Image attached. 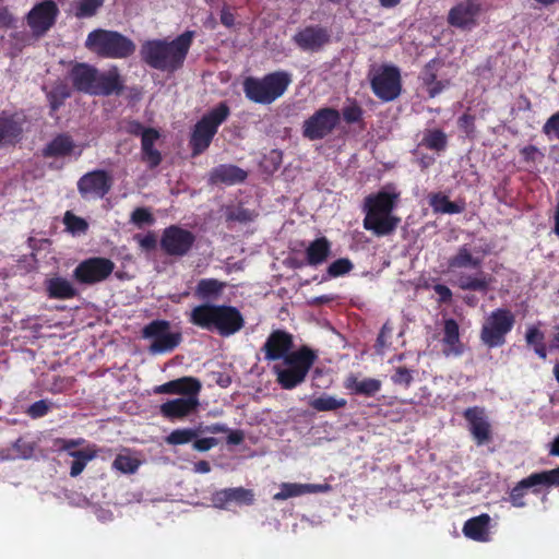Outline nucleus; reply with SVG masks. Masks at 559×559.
<instances>
[{
  "mask_svg": "<svg viewBox=\"0 0 559 559\" xmlns=\"http://www.w3.org/2000/svg\"><path fill=\"white\" fill-rule=\"evenodd\" d=\"M484 0H460L448 13V24L460 29H471L477 25L483 12Z\"/></svg>",
  "mask_w": 559,
  "mask_h": 559,
  "instance_id": "15",
  "label": "nucleus"
},
{
  "mask_svg": "<svg viewBox=\"0 0 559 559\" xmlns=\"http://www.w3.org/2000/svg\"><path fill=\"white\" fill-rule=\"evenodd\" d=\"M346 104L342 108L341 117L347 124L360 123L364 121V109L357 103L356 99H347Z\"/></svg>",
  "mask_w": 559,
  "mask_h": 559,
  "instance_id": "45",
  "label": "nucleus"
},
{
  "mask_svg": "<svg viewBox=\"0 0 559 559\" xmlns=\"http://www.w3.org/2000/svg\"><path fill=\"white\" fill-rule=\"evenodd\" d=\"M522 485L532 489L533 493H539L540 487L559 486V466L549 471L532 473L522 479Z\"/></svg>",
  "mask_w": 559,
  "mask_h": 559,
  "instance_id": "32",
  "label": "nucleus"
},
{
  "mask_svg": "<svg viewBox=\"0 0 559 559\" xmlns=\"http://www.w3.org/2000/svg\"><path fill=\"white\" fill-rule=\"evenodd\" d=\"M292 81V74L284 70L270 72L261 78L250 75L243 79L242 91L249 102L271 105L285 94Z\"/></svg>",
  "mask_w": 559,
  "mask_h": 559,
  "instance_id": "4",
  "label": "nucleus"
},
{
  "mask_svg": "<svg viewBox=\"0 0 559 559\" xmlns=\"http://www.w3.org/2000/svg\"><path fill=\"white\" fill-rule=\"evenodd\" d=\"M429 204L436 213L459 214L464 211V205L452 202L442 193H433L429 199Z\"/></svg>",
  "mask_w": 559,
  "mask_h": 559,
  "instance_id": "40",
  "label": "nucleus"
},
{
  "mask_svg": "<svg viewBox=\"0 0 559 559\" xmlns=\"http://www.w3.org/2000/svg\"><path fill=\"white\" fill-rule=\"evenodd\" d=\"M189 321L203 330L217 332L223 337L234 335L245 326L243 316L236 307L210 302L195 306Z\"/></svg>",
  "mask_w": 559,
  "mask_h": 559,
  "instance_id": "3",
  "label": "nucleus"
},
{
  "mask_svg": "<svg viewBox=\"0 0 559 559\" xmlns=\"http://www.w3.org/2000/svg\"><path fill=\"white\" fill-rule=\"evenodd\" d=\"M198 437V431L192 428H181L173 430L165 441L170 445H181L193 441Z\"/></svg>",
  "mask_w": 559,
  "mask_h": 559,
  "instance_id": "48",
  "label": "nucleus"
},
{
  "mask_svg": "<svg viewBox=\"0 0 559 559\" xmlns=\"http://www.w3.org/2000/svg\"><path fill=\"white\" fill-rule=\"evenodd\" d=\"M63 224L66 229L72 235L86 234L88 230V223L71 211H67L63 216Z\"/></svg>",
  "mask_w": 559,
  "mask_h": 559,
  "instance_id": "47",
  "label": "nucleus"
},
{
  "mask_svg": "<svg viewBox=\"0 0 559 559\" xmlns=\"http://www.w3.org/2000/svg\"><path fill=\"white\" fill-rule=\"evenodd\" d=\"M344 388L352 394L374 396L381 390V381L373 378L359 380L355 374L350 373L344 381Z\"/></svg>",
  "mask_w": 559,
  "mask_h": 559,
  "instance_id": "33",
  "label": "nucleus"
},
{
  "mask_svg": "<svg viewBox=\"0 0 559 559\" xmlns=\"http://www.w3.org/2000/svg\"><path fill=\"white\" fill-rule=\"evenodd\" d=\"M225 288V283L216 278H202L195 287V296L202 300L218 298Z\"/></svg>",
  "mask_w": 559,
  "mask_h": 559,
  "instance_id": "38",
  "label": "nucleus"
},
{
  "mask_svg": "<svg viewBox=\"0 0 559 559\" xmlns=\"http://www.w3.org/2000/svg\"><path fill=\"white\" fill-rule=\"evenodd\" d=\"M24 120L16 112H0V146L15 145L23 135Z\"/></svg>",
  "mask_w": 559,
  "mask_h": 559,
  "instance_id": "21",
  "label": "nucleus"
},
{
  "mask_svg": "<svg viewBox=\"0 0 559 559\" xmlns=\"http://www.w3.org/2000/svg\"><path fill=\"white\" fill-rule=\"evenodd\" d=\"M420 145L436 152H442L448 146L447 134L441 129H428L425 131Z\"/></svg>",
  "mask_w": 559,
  "mask_h": 559,
  "instance_id": "42",
  "label": "nucleus"
},
{
  "mask_svg": "<svg viewBox=\"0 0 559 559\" xmlns=\"http://www.w3.org/2000/svg\"><path fill=\"white\" fill-rule=\"evenodd\" d=\"M123 91V82L116 68L105 73H98L93 95L109 96L120 94Z\"/></svg>",
  "mask_w": 559,
  "mask_h": 559,
  "instance_id": "31",
  "label": "nucleus"
},
{
  "mask_svg": "<svg viewBox=\"0 0 559 559\" xmlns=\"http://www.w3.org/2000/svg\"><path fill=\"white\" fill-rule=\"evenodd\" d=\"M160 138V133L155 128H148L141 139V160L150 169L158 167L163 160L162 153L154 147L155 142Z\"/></svg>",
  "mask_w": 559,
  "mask_h": 559,
  "instance_id": "27",
  "label": "nucleus"
},
{
  "mask_svg": "<svg viewBox=\"0 0 559 559\" xmlns=\"http://www.w3.org/2000/svg\"><path fill=\"white\" fill-rule=\"evenodd\" d=\"M13 451L16 453V457L26 460L33 456L34 445L32 442L25 440L24 438H19L13 443Z\"/></svg>",
  "mask_w": 559,
  "mask_h": 559,
  "instance_id": "56",
  "label": "nucleus"
},
{
  "mask_svg": "<svg viewBox=\"0 0 559 559\" xmlns=\"http://www.w3.org/2000/svg\"><path fill=\"white\" fill-rule=\"evenodd\" d=\"M71 96L69 87L63 84H57L47 93V99L50 107V114L58 111V109L64 104V100Z\"/></svg>",
  "mask_w": 559,
  "mask_h": 559,
  "instance_id": "44",
  "label": "nucleus"
},
{
  "mask_svg": "<svg viewBox=\"0 0 559 559\" xmlns=\"http://www.w3.org/2000/svg\"><path fill=\"white\" fill-rule=\"evenodd\" d=\"M463 416L468 424V430L477 445H484L491 441V425L483 407H468L464 411Z\"/></svg>",
  "mask_w": 559,
  "mask_h": 559,
  "instance_id": "19",
  "label": "nucleus"
},
{
  "mask_svg": "<svg viewBox=\"0 0 559 559\" xmlns=\"http://www.w3.org/2000/svg\"><path fill=\"white\" fill-rule=\"evenodd\" d=\"M442 64L441 60L433 58L425 64L421 71L423 85L430 98L438 96L450 85L449 80H438V71Z\"/></svg>",
  "mask_w": 559,
  "mask_h": 559,
  "instance_id": "26",
  "label": "nucleus"
},
{
  "mask_svg": "<svg viewBox=\"0 0 559 559\" xmlns=\"http://www.w3.org/2000/svg\"><path fill=\"white\" fill-rule=\"evenodd\" d=\"M195 235L181 226L166 227L159 240L160 249L169 257L182 258L189 254L195 243Z\"/></svg>",
  "mask_w": 559,
  "mask_h": 559,
  "instance_id": "12",
  "label": "nucleus"
},
{
  "mask_svg": "<svg viewBox=\"0 0 559 559\" xmlns=\"http://www.w3.org/2000/svg\"><path fill=\"white\" fill-rule=\"evenodd\" d=\"M492 280L493 278L490 274H487L484 271H478L475 275H460L457 278V286L462 290H473L487 294Z\"/></svg>",
  "mask_w": 559,
  "mask_h": 559,
  "instance_id": "35",
  "label": "nucleus"
},
{
  "mask_svg": "<svg viewBox=\"0 0 559 559\" xmlns=\"http://www.w3.org/2000/svg\"><path fill=\"white\" fill-rule=\"evenodd\" d=\"M202 389L201 382L193 377H182L160 385H156L153 389L155 394H176L185 395L186 397L199 395Z\"/></svg>",
  "mask_w": 559,
  "mask_h": 559,
  "instance_id": "22",
  "label": "nucleus"
},
{
  "mask_svg": "<svg viewBox=\"0 0 559 559\" xmlns=\"http://www.w3.org/2000/svg\"><path fill=\"white\" fill-rule=\"evenodd\" d=\"M392 332L393 328L389 324V322L382 325L374 345L378 354H383L384 349L391 344L390 338L392 336Z\"/></svg>",
  "mask_w": 559,
  "mask_h": 559,
  "instance_id": "55",
  "label": "nucleus"
},
{
  "mask_svg": "<svg viewBox=\"0 0 559 559\" xmlns=\"http://www.w3.org/2000/svg\"><path fill=\"white\" fill-rule=\"evenodd\" d=\"M372 93L382 102L396 99L402 92L400 69L395 66H381L370 78Z\"/></svg>",
  "mask_w": 559,
  "mask_h": 559,
  "instance_id": "9",
  "label": "nucleus"
},
{
  "mask_svg": "<svg viewBox=\"0 0 559 559\" xmlns=\"http://www.w3.org/2000/svg\"><path fill=\"white\" fill-rule=\"evenodd\" d=\"M457 127L462 130L466 136L472 138L475 133V116L468 112H464L457 119Z\"/></svg>",
  "mask_w": 559,
  "mask_h": 559,
  "instance_id": "59",
  "label": "nucleus"
},
{
  "mask_svg": "<svg viewBox=\"0 0 559 559\" xmlns=\"http://www.w3.org/2000/svg\"><path fill=\"white\" fill-rule=\"evenodd\" d=\"M526 486L522 485V479L516 483V485L511 489L509 501L515 508H524L526 502L524 501V497L527 492Z\"/></svg>",
  "mask_w": 559,
  "mask_h": 559,
  "instance_id": "54",
  "label": "nucleus"
},
{
  "mask_svg": "<svg viewBox=\"0 0 559 559\" xmlns=\"http://www.w3.org/2000/svg\"><path fill=\"white\" fill-rule=\"evenodd\" d=\"M525 341L527 345L534 346L535 348L545 343V334L537 326L532 325L528 326L525 332Z\"/></svg>",
  "mask_w": 559,
  "mask_h": 559,
  "instance_id": "61",
  "label": "nucleus"
},
{
  "mask_svg": "<svg viewBox=\"0 0 559 559\" xmlns=\"http://www.w3.org/2000/svg\"><path fill=\"white\" fill-rule=\"evenodd\" d=\"M46 292L49 298L51 299H72L78 295V289L72 285V283L61 276H55L48 278L45 282Z\"/></svg>",
  "mask_w": 559,
  "mask_h": 559,
  "instance_id": "34",
  "label": "nucleus"
},
{
  "mask_svg": "<svg viewBox=\"0 0 559 559\" xmlns=\"http://www.w3.org/2000/svg\"><path fill=\"white\" fill-rule=\"evenodd\" d=\"M133 239L138 241L140 248L144 251H152L157 247V238L153 231H148L146 235L136 234Z\"/></svg>",
  "mask_w": 559,
  "mask_h": 559,
  "instance_id": "60",
  "label": "nucleus"
},
{
  "mask_svg": "<svg viewBox=\"0 0 559 559\" xmlns=\"http://www.w3.org/2000/svg\"><path fill=\"white\" fill-rule=\"evenodd\" d=\"M331 253V242L326 237H319L311 241L306 249L307 264L317 266L324 263Z\"/></svg>",
  "mask_w": 559,
  "mask_h": 559,
  "instance_id": "36",
  "label": "nucleus"
},
{
  "mask_svg": "<svg viewBox=\"0 0 559 559\" xmlns=\"http://www.w3.org/2000/svg\"><path fill=\"white\" fill-rule=\"evenodd\" d=\"M75 146H76L75 142L70 134L60 133V134L56 135L43 148V156L46 158L67 157L73 153Z\"/></svg>",
  "mask_w": 559,
  "mask_h": 559,
  "instance_id": "29",
  "label": "nucleus"
},
{
  "mask_svg": "<svg viewBox=\"0 0 559 559\" xmlns=\"http://www.w3.org/2000/svg\"><path fill=\"white\" fill-rule=\"evenodd\" d=\"M50 409V403H48L46 400H39L34 402L32 405L28 406L26 414L33 418H40L48 414Z\"/></svg>",
  "mask_w": 559,
  "mask_h": 559,
  "instance_id": "58",
  "label": "nucleus"
},
{
  "mask_svg": "<svg viewBox=\"0 0 559 559\" xmlns=\"http://www.w3.org/2000/svg\"><path fill=\"white\" fill-rule=\"evenodd\" d=\"M111 187L112 178L104 169L88 171L78 181V191L83 199H103Z\"/></svg>",
  "mask_w": 559,
  "mask_h": 559,
  "instance_id": "16",
  "label": "nucleus"
},
{
  "mask_svg": "<svg viewBox=\"0 0 559 559\" xmlns=\"http://www.w3.org/2000/svg\"><path fill=\"white\" fill-rule=\"evenodd\" d=\"M442 335V354L445 357L462 356L464 353V344L460 336V326L456 320L449 318L443 321Z\"/></svg>",
  "mask_w": 559,
  "mask_h": 559,
  "instance_id": "25",
  "label": "nucleus"
},
{
  "mask_svg": "<svg viewBox=\"0 0 559 559\" xmlns=\"http://www.w3.org/2000/svg\"><path fill=\"white\" fill-rule=\"evenodd\" d=\"M319 486L312 484L283 483L280 491L273 497L274 500H286L293 497H299L306 493L318 491Z\"/></svg>",
  "mask_w": 559,
  "mask_h": 559,
  "instance_id": "39",
  "label": "nucleus"
},
{
  "mask_svg": "<svg viewBox=\"0 0 559 559\" xmlns=\"http://www.w3.org/2000/svg\"><path fill=\"white\" fill-rule=\"evenodd\" d=\"M310 407L317 412H332L338 408H344L347 405L345 399H337L328 394H323L309 402Z\"/></svg>",
  "mask_w": 559,
  "mask_h": 559,
  "instance_id": "43",
  "label": "nucleus"
},
{
  "mask_svg": "<svg viewBox=\"0 0 559 559\" xmlns=\"http://www.w3.org/2000/svg\"><path fill=\"white\" fill-rule=\"evenodd\" d=\"M229 115V106L226 102H221L194 124L189 141L193 157L204 153L209 148L213 138L217 133L218 127L227 120Z\"/></svg>",
  "mask_w": 559,
  "mask_h": 559,
  "instance_id": "7",
  "label": "nucleus"
},
{
  "mask_svg": "<svg viewBox=\"0 0 559 559\" xmlns=\"http://www.w3.org/2000/svg\"><path fill=\"white\" fill-rule=\"evenodd\" d=\"M140 464L141 462L136 457L129 454H118L112 462V468L123 474H134Z\"/></svg>",
  "mask_w": 559,
  "mask_h": 559,
  "instance_id": "49",
  "label": "nucleus"
},
{
  "mask_svg": "<svg viewBox=\"0 0 559 559\" xmlns=\"http://www.w3.org/2000/svg\"><path fill=\"white\" fill-rule=\"evenodd\" d=\"M211 501L217 509H227L228 504L234 502L237 506H252L255 501L254 492L252 489L243 487H233L216 490Z\"/></svg>",
  "mask_w": 559,
  "mask_h": 559,
  "instance_id": "20",
  "label": "nucleus"
},
{
  "mask_svg": "<svg viewBox=\"0 0 559 559\" xmlns=\"http://www.w3.org/2000/svg\"><path fill=\"white\" fill-rule=\"evenodd\" d=\"M294 337L290 333L284 330H274L267 336L262 346L264 358L269 361H275L286 358L294 352Z\"/></svg>",
  "mask_w": 559,
  "mask_h": 559,
  "instance_id": "18",
  "label": "nucleus"
},
{
  "mask_svg": "<svg viewBox=\"0 0 559 559\" xmlns=\"http://www.w3.org/2000/svg\"><path fill=\"white\" fill-rule=\"evenodd\" d=\"M515 316L508 308H497L485 319L480 329V341L488 348L501 347L512 331Z\"/></svg>",
  "mask_w": 559,
  "mask_h": 559,
  "instance_id": "8",
  "label": "nucleus"
},
{
  "mask_svg": "<svg viewBox=\"0 0 559 559\" xmlns=\"http://www.w3.org/2000/svg\"><path fill=\"white\" fill-rule=\"evenodd\" d=\"M59 13L55 1L43 0L29 10L26 22L35 36H43L56 24Z\"/></svg>",
  "mask_w": 559,
  "mask_h": 559,
  "instance_id": "14",
  "label": "nucleus"
},
{
  "mask_svg": "<svg viewBox=\"0 0 559 559\" xmlns=\"http://www.w3.org/2000/svg\"><path fill=\"white\" fill-rule=\"evenodd\" d=\"M318 356L314 350L304 345L293 352L284 362L286 367L274 366L273 371L276 376V382L284 390H293L301 384Z\"/></svg>",
  "mask_w": 559,
  "mask_h": 559,
  "instance_id": "5",
  "label": "nucleus"
},
{
  "mask_svg": "<svg viewBox=\"0 0 559 559\" xmlns=\"http://www.w3.org/2000/svg\"><path fill=\"white\" fill-rule=\"evenodd\" d=\"M70 455L74 459L71 463L70 475L76 477L84 471L87 462L96 456V453L86 450H78L70 452Z\"/></svg>",
  "mask_w": 559,
  "mask_h": 559,
  "instance_id": "46",
  "label": "nucleus"
},
{
  "mask_svg": "<svg viewBox=\"0 0 559 559\" xmlns=\"http://www.w3.org/2000/svg\"><path fill=\"white\" fill-rule=\"evenodd\" d=\"M104 2L105 0H74L72 13L79 20L93 17L104 5Z\"/></svg>",
  "mask_w": 559,
  "mask_h": 559,
  "instance_id": "41",
  "label": "nucleus"
},
{
  "mask_svg": "<svg viewBox=\"0 0 559 559\" xmlns=\"http://www.w3.org/2000/svg\"><path fill=\"white\" fill-rule=\"evenodd\" d=\"M195 33L186 31L175 39H151L142 44L140 56L152 69L175 72L182 68Z\"/></svg>",
  "mask_w": 559,
  "mask_h": 559,
  "instance_id": "1",
  "label": "nucleus"
},
{
  "mask_svg": "<svg viewBox=\"0 0 559 559\" xmlns=\"http://www.w3.org/2000/svg\"><path fill=\"white\" fill-rule=\"evenodd\" d=\"M257 213L249 209L238 206L227 212L226 218L230 222L249 223L254 221Z\"/></svg>",
  "mask_w": 559,
  "mask_h": 559,
  "instance_id": "52",
  "label": "nucleus"
},
{
  "mask_svg": "<svg viewBox=\"0 0 559 559\" xmlns=\"http://www.w3.org/2000/svg\"><path fill=\"white\" fill-rule=\"evenodd\" d=\"M143 337L152 340L148 347L151 354L170 353L182 341L181 333L170 331V322L166 320H154L146 324Z\"/></svg>",
  "mask_w": 559,
  "mask_h": 559,
  "instance_id": "10",
  "label": "nucleus"
},
{
  "mask_svg": "<svg viewBox=\"0 0 559 559\" xmlns=\"http://www.w3.org/2000/svg\"><path fill=\"white\" fill-rule=\"evenodd\" d=\"M399 201L400 192L394 188L384 187L376 193L368 194L362 205L364 228L377 237L392 235L401 223V218L392 213Z\"/></svg>",
  "mask_w": 559,
  "mask_h": 559,
  "instance_id": "2",
  "label": "nucleus"
},
{
  "mask_svg": "<svg viewBox=\"0 0 559 559\" xmlns=\"http://www.w3.org/2000/svg\"><path fill=\"white\" fill-rule=\"evenodd\" d=\"M198 406L199 399L197 396L179 397L163 403L159 406V413L169 420L182 419L195 412Z\"/></svg>",
  "mask_w": 559,
  "mask_h": 559,
  "instance_id": "23",
  "label": "nucleus"
},
{
  "mask_svg": "<svg viewBox=\"0 0 559 559\" xmlns=\"http://www.w3.org/2000/svg\"><path fill=\"white\" fill-rule=\"evenodd\" d=\"M70 78L76 91L93 95L98 71L90 64L76 63L70 71Z\"/></svg>",
  "mask_w": 559,
  "mask_h": 559,
  "instance_id": "24",
  "label": "nucleus"
},
{
  "mask_svg": "<svg viewBox=\"0 0 559 559\" xmlns=\"http://www.w3.org/2000/svg\"><path fill=\"white\" fill-rule=\"evenodd\" d=\"M435 293L439 296L438 302L439 304H448L452 300V292L451 289L444 285V284H436L433 286Z\"/></svg>",
  "mask_w": 559,
  "mask_h": 559,
  "instance_id": "64",
  "label": "nucleus"
},
{
  "mask_svg": "<svg viewBox=\"0 0 559 559\" xmlns=\"http://www.w3.org/2000/svg\"><path fill=\"white\" fill-rule=\"evenodd\" d=\"M130 223L138 227H143L145 225L150 226L155 223V218L150 209L140 206L132 211L130 215Z\"/></svg>",
  "mask_w": 559,
  "mask_h": 559,
  "instance_id": "50",
  "label": "nucleus"
},
{
  "mask_svg": "<svg viewBox=\"0 0 559 559\" xmlns=\"http://www.w3.org/2000/svg\"><path fill=\"white\" fill-rule=\"evenodd\" d=\"M543 133L549 139L559 140V111L552 114L543 126Z\"/></svg>",
  "mask_w": 559,
  "mask_h": 559,
  "instance_id": "57",
  "label": "nucleus"
},
{
  "mask_svg": "<svg viewBox=\"0 0 559 559\" xmlns=\"http://www.w3.org/2000/svg\"><path fill=\"white\" fill-rule=\"evenodd\" d=\"M490 521L491 519L487 513L474 516L464 523L463 534L476 542H488L490 537Z\"/></svg>",
  "mask_w": 559,
  "mask_h": 559,
  "instance_id": "30",
  "label": "nucleus"
},
{
  "mask_svg": "<svg viewBox=\"0 0 559 559\" xmlns=\"http://www.w3.org/2000/svg\"><path fill=\"white\" fill-rule=\"evenodd\" d=\"M294 44L302 51L318 52L331 43V32L321 25H308L293 36Z\"/></svg>",
  "mask_w": 559,
  "mask_h": 559,
  "instance_id": "17",
  "label": "nucleus"
},
{
  "mask_svg": "<svg viewBox=\"0 0 559 559\" xmlns=\"http://www.w3.org/2000/svg\"><path fill=\"white\" fill-rule=\"evenodd\" d=\"M520 154L526 163H535L537 159L544 158V153H542L535 145L524 146L521 148Z\"/></svg>",
  "mask_w": 559,
  "mask_h": 559,
  "instance_id": "62",
  "label": "nucleus"
},
{
  "mask_svg": "<svg viewBox=\"0 0 559 559\" xmlns=\"http://www.w3.org/2000/svg\"><path fill=\"white\" fill-rule=\"evenodd\" d=\"M483 260L478 257H474L467 245L461 246L456 253L448 260V267L451 271L457 269H475L478 270L481 266Z\"/></svg>",
  "mask_w": 559,
  "mask_h": 559,
  "instance_id": "37",
  "label": "nucleus"
},
{
  "mask_svg": "<svg viewBox=\"0 0 559 559\" xmlns=\"http://www.w3.org/2000/svg\"><path fill=\"white\" fill-rule=\"evenodd\" d=\"M115 270V263L104 257H92L81 261L73 270V278L83 285L106 281Z\"/></svg>",
  "mask_w": 559,
  "mask_h": 559,
  "instance_id": "13",
  "label": "nucleus"
},
{
  "mask_svg": "<svg viewBox=\"0 0 559 559\" xmlns=\"http://www.w3.org/2000/svg\"><path fill=\"white\" fill-rule=\"evenodd\" d=\"M341 121V114L333 107L316 110L302 123V136L310 141L322 140L331 134Z\"/></svg>",
  "mask_w": 559,
  "mask_h": 559,
  "instance_id": "11",
  "label": "nucleus"
},
{
  "mask_svg": "<svg viewBox=\"0 0 559 559\" xmlns=\"http://www.w3.org/2000/svg\"><path fill=\"white\" fill-rule=\"evenodd\" d=\"M85 46L99 57L124 59L135 51V44L116 31L95 29L86 38Z\"/></svg>",
  "mask_w": 559,
  "mask_h": 559,
  "instance_id": "6",
  "label": "nucleus"
},
{
  "mask_svg": "<svg viewBox=\"0 0 559 559\" xmlns=\"http://www.w3.org/2000/svg\"><path fill=\"white\" fill-rule=\"evenodd\" d=\"M247 171L236 165L222 164L212 169L210 174V182L212 185L224 183L233 186L243 182L247 179Z\"/></svg>",
  "mask_w": 559,
  "mask_h": 559,
  "instance_id": "28",
  "label": "nucleus"
},
{
  "mask_svg": "<svg viewBox=\"0 0 559 559\" xmlns=\"http://www.w3.org/2000/svg\"><path fill=\"white\" fill-rule=\"evenodd\" d=\"M413 373V370L404 366L396 367L394 373L391 376V381L396 385L408 388L414 380Z\"/></svg>",
  "mask_w": 559,
  "mask_h": 559,
  "instance_id": "53",
  "label": "nucleus"
},
{
  "mask_svg": "<svg viewBox=\"0 0 559 559\" xmlns=\"http://www.w3.org/2000/svg\"><path fill=\"white\" fill-rule=\"evenodd\" d=\"M218 440L213 437L202 438V439H195L193 441V449L199 452H205L211 450L213 447L217 445Z\"/></svg>",
  "mask_w": 559,
  "mask_h": 559,
  "instance_id": "63",
  "label": "nucleus"
},
{
  "mask_svg": "<svg viewBox=\"0 0 559 559\" xmlns=\"http://www.w3.org/2000/svg\"><path fill=\"white\" fill-rule=\"evenodd\" d=\"M353 269L354 264L348 258H340L329 265L328 274L330 277H340L349 273Z\"/></svg>",
  "mask_w": 559,
  "mask_h": 559,
  "instance_id": "51",
  "label": "nucleus"
}]
</instances>
